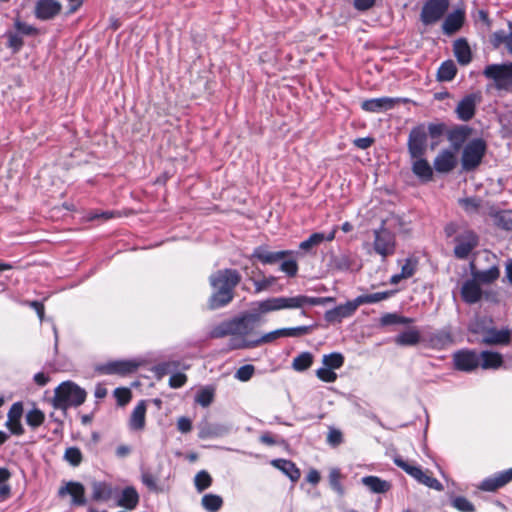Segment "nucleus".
Segmentation results:
<instances>
[{"label":"nucleus","instance_id":"11","mask_svg":"<svg viewBox=\"0 0 512 512\" xmlns=\"http://www.w3.org/2000/svg\"><path fill=\"white\" fill-rule=\"evenodd\" d=\"M69 495L71 497V505L84 506L87 503L85 497V487L82 483L77 481H67L58 490V496L64 497Z\"/></svg>","mask_w":512,"mask_h":512},{"label":"nucleus","instance_id":"50","mask_svg":"<svg viewBox=\"0 0 512 512\" xmlns=\"http://www.w3.org/2000/svg\"><path fill=\"white\" fill-rule=\"evenodd\" d=\"M227 335L232 336L231 320L220 323L219 325L213 327L209 332V336L211 338H222Z\"/></svg>","mask_w":512,"mask_h":512},{"label":"nucleus","instance_id":"28","mask_svg":"<svg viewBox=\"0 0 512 512\" xmlns=\"http://www.w3.org/2000/svg\"><path fill=\"white\" fill-rule=\"evenodd\" d=\"M411 169L412 172L423 181H430L433 177V169L424 156L411 158Z\"/></svg>","mask_w":512,"mask_h":512},{"label":"nucleus","instance_id":"12","mask_svg":"<svg viewBox=\"0 0 512 512\" xmlns=\"http://www.w3.org/2000/svg\"><path fill=\"white\" fill-rule=\"evenodd\" d=\"M482 96L480 92L466 95L457 105L456 114L462 121H469L475 115L476 106L481 102Z\"/></svg>","mask_w":512,"mask_h":512},{"label":"nucleus","instance_id":"20","mask_svg":"<svg viewBox=\"0 0 512 512\" xmlns=\"http://www.w3.org/2000/svg\"><path fill=\"white\" fill-rule=\"evenodd\" d=\"M298 254V252H294L291 250L284 251H269L264 246H259L254 249L252 257L258 259L263 264H274L278 261L284 259L287 256Z\"/></svg>","mask_w":512,"mask_h":512},{"label":"nucleus","instance_id":"27","mask_svg":"<svg viewBox=\"0 0 512 512\" xmlns=\"http://www.w3.org/2000/svg\"><path fill=\"white\" fill-rule=\"evenodd\" d=\"M337 226H335L331 232L327 235L324 233H313L310 237L299 244V248L305 252H310L314 247L319 246L324 241H332L335 238L337 232Z\"/></svg>","mask_w":512,"mask_h":512},{"label":"nucleus","instance_id":"29","mask_svg":"<svg viewBox=\"0 0 512 512\" xmlns=\"http://www.w3.org/2000/svg\"><path fill=\"white\" fill-rule=\"evenodd\" d=\"M114 488L111 484L102 481L92 483V499L96 502H107L114 495Z\"/></svg>","mask_w":512,"mask_h":512},{"label":"nucleus","instance_id":"37","mask_svg":"<svg viewBox=\"0 0 512 512\" xmlns=\"http://www.w3.org/2000/svg\"><path fill=\"white\" fill-rule=\"evenodd\" d=\"M454 54L458 62L462 65H467L471 61L470 47L463 39H459L454 43Z\"/></svg>","mask_w":512,"mask_h":512},{"label":"nucleus","instance_id":"17","mask_svg":"<svg viewBox=\"0 0 512 512\" xmlns=\"http://www.w3.org/2000/svg\"><path fill=\"white\" fill-rule=\"evenodd\" d=\"M398 102V98L392 97L372 98L363 101L361 108L370 113H382L393 109Z\"/></svg>","mask_w":512,"mask_h":512},{"label":"nucleus","instance_id":"15","mask_svg":"<svg viewBox=\"0 0 512 512\" xmlns=\"http://www.w3.org/2000/svg\"><path fill=\"white\" fill-rule=\"evenodd\" d=\"M280 337H284L282 328L271 331L269 333H266L262 337L255 339V340L236 338L233 341L232 348L233 349L254 348V347H257L264 343H271Z\"/></svg>","mask_w":512,"mask_h":512},{"label":"nucleus","instance_id":"35","mask_svg":"<svg viewBox=\"0 0 512 512\" xmlns=\"http://www.w3.org/2000/svg\"><path fill=\"white\" fill-rule=\"evenodd\" d=\"M271 464L281 470L292 482H296L300 478V470L290 460L275 459L271 461Z\"/></svg>","mask_w":512,"mask_h":512},{"label":"nucleus","instance_id":"26","mask_svg":"<svg viewBox=\"0 0 512 512\" xmlns=\"http://www.w3.org/2000/svg\"><path fill=\"white\" fill-rule=\"evenodd\" d=\"M472 133V129L466 125L456 126L455 128L448 131L447 137L454 150H459L469 136Z\"/></svg>","mask_w":512,"mask_h":512},{"label":"nucleus","instance_id":"47","mask_svg":"<svg viewBox=\"0 0 512 512\" xmlns=\"http://www.w3.org/2000/svg\"><path fill=\"white\" fill-rule=\"evenodd\" d=\"M412 322H413L412 318L403 317L396 313L384 314L380 319V323L383 326L393 325V324H410Z\"/></svg>","mask_w":512,"mask_h":512},{"label":"nucleus","instance_id":"55","mask_svg":"<svg viewBox=\"0 0 512 512\" xmlns=\"http://www.w3.org/2000/svg\"><path fill=\"white\" fill-rule=\"evenodd\" d=\"M316 376L323 382L333 383L337 379V374L334 370L329 369L325 366L316 370Z\"/></svg>","mask_w":512,"mask_h":512},{"label":"nucleus","instance_id":"42","mask_svg":"<svg viewBox=\"0 0 512 512\" xmlns=\"http://www.w3.org/2000/svg\"><path fill=\"white\" fill-rule=\"evenodd\" d=\"M323 366L336 370L343 366L344 364V356L339 352H333L330 354L323 355L322 358Z\"/></svg>","mask_w":512,"mask_h":512},{"label":"nucleus","instance_id":"39","mask_svg":"<svg viewBox=\"0 0 512 512\" xmlns=\"http://www.w3.org/2000/svg\"><path fill=\"white\" fill-rule=\"evenodd\" d=\"M498 277H499V269L495 266H493L487 270L473 272V278L477 282H482V283H486V284L495 281Z\"/></svg>","mask_w":512,"mask_h":512},{"label":"nucleus","instance_id":"2","mask_svg":"<svg viewBox=\"0 0 512 512\" xmlns=\"http://www.w3.org/2000/svg\"><path fill=\"white\" fill-rule=\"evenodd\" d=\"M86 392L71 381L61 383L56 389L53 397V407L66 411L70 407H77L84 403Z\"/></svg>","mask_w":512,"mask_h":512},{"label":"nucleus","instance_id":"9","mask_svg":"<svg viewBox=\"0 0 512 512\" xmlns=\"http://www.w3.org/2000/svg\"><path fill=\"white\" fill-rule=\"evenodd\" d=\"M407 148L410 158H419L424 156L427 151V131L423 124H420L411 129Z\"/></svg>","mask_w":512,"mask_h":512},{"label":"nucleus","instance_id":"18","mask_svg":"<svg viewBox=\"0 0 512 512\" xmlns=\"http://www.w3.org/2000/svg\"><path fill=\"white\" fill-rule=\"evenodd\" d=\"M140 362L136 360L112 361L99 368L104 374L126 375L137 370Z\"/></svg>","mask_w":512,"mask_h":512},{"label":"nucleus","instance_id":"48","mask_svg":"<svg viewBox=\"0 0 512 512\" xmlns=\"http://www.w3.org/2000/svg\"><path fill=\"white\" fill-rule=\"evenodd\" d=\"M451 505L459 512H475V506L463 496H456L451 500Z\"/></svg>","mask_w":512,"mask_h":512},{"label":"nucleus","instance_id":"22","mask_svg":"<svg viewBox=\"0 0 512 512\" xmlns=\"http://www.w3.org/2000/svg\"><path fill=\"white\" fill-rule=\"evenodd\" d=\"M433 165L438 173H449L457 165L456 154L449 149H443L435 157Z\"/></svg>","mask_w":512,"mask_h":512},{"label":"nucleus","instance_id":"46","mask_svg":"<svg viewBox=\"0 0 512 512\" xmlns=\"http://www.w3.org/2000/svg\"><path fill=\"white\" fill-rule=\"evenodd\" d=\"M194 484L198 492H203L211 486L212 478L207 471L201 470L195 475Z\"/></svg>","mask_w":512,"mask_h":512},{"label":"nucleus","instance_id":"59","mask_svg":"<svg viewBox=\"0 0 512 512\" xmlns=\"http://www.w3.org/2000/svg\"><path fill=\"white\" fill-rule=\"evenodd\" d=\"M280 269L288 276L293 277L297 274L298 264L295 259H286L281 263Z\"/></svg>","mask_w":512,"mask_h":512},{"label":"nucleus","instance_id":"24","mask_svg":"<svg viewBox=\"0 0 512 512\" xmlns=\"http://www.w3.org/2000/svg\"><path fill=\"white\" fill-rule=\"evenodd\" d=\"M511 341V332L508 329L491 328L486 330L482 336V343L487 345H507Z\"/></svg>","mask_w":512,"mask_h":512},{"label":"nucleus","instance_id":"49","mask_svg":"<svg viewBox=\"0 0 512 512\" xmlns=\"http://www.w3.org/2000/svg\"><path fill=\"white\" fill-rule=\"evenodd\" d=\"M44 420V413L37 408L28 411L26 414V423L32 428L39 427L43 424Z\"/></svg>","mask_w":512,"mask_h":512},{"label":"nucleus","instance_id":"21","mask_svg":"<svg viewBox=\"0 0 512 512\" xmlns=\"http://www.w3.org/2000/svg\"><path fill=\"white\" fill-rule=\"evenodd\" d=\"M512 481V468L484 479L479 485L483 491L493 492Z\"/></svg>","mask_w":512,"mask_h":512},{"label":"nucleus","instance_id":"64","mask_svg":"<svg viewBox=\"0 0 512 512\" xmlns=\"http://www.w3.org/2000/svg\"><path fill=\"white\" fill-rule=\"evenodd\" d=\"M187 381V376L183 373H175L171 375L169 379V386L171 388L177 389L185 385Z\"/></svg>","mask_w":512,"mask_h":512},{"label":"nucleus","instance_id":"40","mask_svg":"<svg viewBox=\"0 0 512 512\" xmlns=\"http://www.w3.org/2000/svg\"><path fill=\"white\" fill-rule=\"evenodd\" d=\"M343 476L338 468H332L329 472V485L339 495L343 496L345 489L341 483Z\"/></svg>","mask_w":512,"mask_h":512},{"label":"nucleus","instance_id":"54","mask_svg":"<svg viewBox=\"0 0 512 512\" xmlns=\"http://www.w3.org/2000/svg\"><path fill=\"white\" fill-rule=\"evenodd\" d=\"M255 373V367L251 364L241 366L235 373V378L241 382L249 381Z\"/></svg>","mask_w":512,"mask_h":512},{"label":"nucleus","instance_id":"53","mask_svg":"<svg viewBox=\"0 0 512 512\" xmlns=\"http://www.w3.org/2000/svg\"><path fill=\"white\" fill-rule=\"evenodd\" d=\"M512 39V30L509 33H506L503 30L496 31L493 33L492 42L494 47H499L504 44L506 48H509V41Z\"/></svg>","mask_w":512,"mask_h":512},{"label":"nucleus","instance_id":"52","mask_svg":"<svg viewBox=\"0 0 512 512\" xmlns=\"http://www.w3.org/2000/svg\"><path fill=\"white\" fill-rule=\"evenodd\" d=\"M64 459L70 465L76 467L82 462V453L77 447H69L64 453Z\"/></svg>","mask_w":512,"mask_h":512},{"label":"nucleus","instance_id":"58","mask_svg":"<svg viewBox=\"0 0 512 512\" xmlns=\"http://www.w3.org/2000/svg\"><path fill=\"white\" fill-rule=\"evenodd\" d=\"M114 396L119 405H126L132 397V393L128 388H116L114 391Z\"/></svg>","mask_w":512,"mask_h":512},{"label":"nucleus","instance_id":"38","mask_svg":"<svg viewBox=\"0 0 512 512\" xmlns=\"http://www.w3.org/2000/svg\"><path fill=\"white\" fill-rule=\"evenodd\" d=\"M420 341V333L416 329H410L397 335L395 342L401 346H413Z\"/></svg>","mask_w":512,"mask_h":512},{"label":"nucleus","instance_id":"62","mask_svg":"<svg viewBox=\"0 0 512 512\" xmlns=\"http://www.w3.org/2000/svg\"><path fill=\"white\" fill-rule=\"evenodd\" d=\"M276 281V278L273 276L263 278L261 280L254 281L255 292L260 293L269 289Z\"/></svg>","mask_w":512,"mask_h":512},{"label":"nucleus","instance_id":"45","mask_svg":"<svg viewBox=\"0 0 512 512\" xmlns=\"http://www.w3.org/2000/svg\"><path fill=\"white\" fill-rule=\"evenodd\" d=\"M293 299V308L294 309H303L307 305L315 306L321 305L320 297H309L306 295H296L292 296Z\"/></svg>","mask_w":512,"mask_h":512},{"label":"nucleus","instance_id":"16","mask_svg":"<svg viewBox=\"0 0 512 512\" xmlns=\"http://www.w3.org/2000/svg\"><path fill=\"white\" fill-rule=\"evenodd\" d=\"M356 310L357 306L353 299L351 301H347L345 304H341L333 309L327 310L324 314V319L328 323H340L344 318L352 316Z\"/></svg>","mask_w":512,"mask_h":512},{"label":"nucleus","instance_id":"4","mask_svg":"<svg viewBox=\"0 0 512 512\" xmlns=\"http://www.w3.org/2000/svg\"><path fill=\"white\" fill-rule=\"evenodd\" d=\"M487 145L482 138H475L464 145L461 156L462 169L464 171L475 170L482 162Z\"/></svg>","mask_w":512,"mask_h":512},{"label":"nucleus","instance_id":"13","mask_svg":"<svg viewBox=\"0 0 512 512\" xmlns=\"http://www.w3.org/2000/svg\"><path fill=\"white\" fill-rule=\"evenodd\" d=\"M456 242L455 256L459 259H466L478 245V237L473 231L467 230L456 237Z\"/></svg>","mask_w":512,"mask_h":512},{"label":"nucleus","instance_id":"57","mask_svg":"<svg viewBox=\"0 0 512 512\" xmlns=\"http://www.w3.org/2000/svg\"><path fill=\"white\" fill-rule=\"evenodd\" d=\"M426 131L432 139H438L446 132V125L444 123H429Z\"/></svg>","mask_w":512,"mask_h":512},{"label":"nucleus","instance_id":"7","mask_svg":"<svg viewBox=\"0 0 512 512\" xmlns=\"http://www.w3.org/2000/svg\"><path fill=\"white\" fill-rule=\"evenodd\" d=\"M394 463L420 484H423L428 488L434 489L436 491L443 490V485L436 478L423 471L421 467L412 465L407 461H404L402 458H395Z\"/></svg>","mask_w":512,"mask_h":512},{"label":"nucleus","instance_id":"1","mask_svg":"<svg viewBox=\"0 0 512 512\" xmlns=\"http://www.w3.org/2000/svg\"><path fill=\"white\" fill-rule=\"evenodd\" d=\"M241 276L237 270L223 269L210 275L209 282L213 289L208 306L215 310L228 305L234 298V289L239 284Z\"/></svg>","mask_w":512,"mask_h":512},{"label":"nucleus","instance_id":"41","mask_svg":"<svg viewBox=\"0 0 512 512\" xmlns=\"http://www.w3.org/2000/svg\"><path fill=\"white\" fill-rule=\"evenodd\" d=\"M313 363V355L310 352H302L294 358L292 367L294 370L302 372L307 370Z\"/></svg>","mask_w":512,"mask_h":512},{"label":"nucleus","instance_id":"3","mask_svg":"<svg viewBox=\"0 0 512 512\" xmlns=\"http://www.w3.org/2000/svg\"><path fill=\"white\" fill-rule=\"evenodd\" d=\"M372 243H365L364 247L369 254L375 253L383 260L392 256L396 251V235L384 224L372 231Z\"/></svg>","mask_w":512,"mask_h":512},{"label":"nucleus","instance_id":"23","mask_svg":"<svg viewBox=\"0 0 512 512\" xmlns=\"http://www.w3.org/2000/svg\"><path fill=\"white\" fill-rule=\"evenodd\" d=\"M61 4L56 0H39L35 6V15L38 19L48 20L59 14Z\"/></svg>","mask_w":512,"mask_h":512},{"label":"nucleus","instance_id":"31","mask_svg":"<svg viewBox=\"0 0 512 512\" xmlns=\"http://www.w3.org/2000/svg\"><path fill=\"white\" fill-rule=\"evenodd\" d=\"M464 22V12L461 10H456L447 15L445 18L442 30L445 34L451 35L458 31Z\"/></svg>","mask_w":512,"mask_h":512},{"label":"nucleus","instance_id":"5","mask_svg":"<svg viewBox=\"0 0 512 512\" xmlns=\"http://www.w3.org/2000/svg\"><path fill=\"white\" fill-rule=\"evenodd\" d=\"M485 78L493 81L498 90H512V62L489 64L483 70Z\"/></svg>","mask_w":512,"mask_h":512},{"label":"nucleus","instance_id":"36","mask_svg":"<svg viewBox=\"0 0 512 512\" xmlns=\"http://www.w3.org/2000/svg\"><path fill=\"white\" fill-rule=\"evenodd\" d=\"M393 294H394V291H383V292H376V293H371V294H364V295H359L358 297H356L354 299V301L358 308L360 305H363V304H373V303L381 302L383 300L388 299Z\"/></svg>","mask_w":512,"mask_h":512},{"label":"nucleus","instance_id":"44","mask_svg":"<svg viewBox=\"0 0 512 512\" xmlns=\"http://www.w3.org/2000/svg\"><path fill=\"white\" fill-rule=\"evenodd\" d=\"M457 69L453 61H445L438 69L437 75L440 81H451L456 75Z\"/></svg>","mask_w":512,"mask_h":512},{"label":"nucleus","instance_id":"14","mask_svg":"<svg viewBox=\"0 0 512 512\" xmlns=\"http://www.w3.org/2000/svg\"><path fill=\"white\" fill-rule=\"evenodd\" d=\"M453 361L456 369L470 372L479 366V354L470 350L458 351L454 354Z\"/></svg>","mask_w":512,"mask_h":512},{"label":"nucleus","instance_id":"32","mask_svg":"<svg viewBox=\"0 0 512 512\" xmlns=\"http://www.w3.org/2000/svg\"><path fill=\"white\" fill-rule=\"evenodd\" d=\"M361 483L372 493H386L391 488L390 482L372 475L363 477Z\"/></svg>","mask_w":512,"mask_h":512},{"label":"nucleus","instance_id":"43","mask_svg":"<svg viewBox=\"0 0 512 512\" xmlns=\"http://www.w3.org/2000/svg\"><path fill=\"white\" fill-rule=\"evenodd\" d=\"M202 506L209 512H217L223 504V500L220 496L215 494H206L201 500Z\"/></svg>","mask_w":512,"mask_h":512},{"label":"nucleus","instance_id":"19","mask_svg":"<svg viewBox=\"0 0 512 512\" xmlns=\"http://www.w3.org/2000/svg\"><path fill=\"white\" fill-rule=\"evenodd\" d=\"M23 414L22 403L16 402L12 404L7 414V421L5 426L9 429L11 434L20 436L24 433V428L21 424Z\"/></svg>","mask_w":512,"mask_h":512},{"label":"nucleus","instance_id":"30","mask_svg":"<svg viewBox=\"0 0 512 512\" xmlns=\"http://www.w3.org/2000/svg\"><path fill=\"white\" fill-rule=\"evenodd\" d=\"M146 410H147L146 401L141 400L136 405V407L133 409V411L131 413L130 420H129V427L131 430L139 431V430L144 429Z\"/></svg>","mask_w":512,"mask_h":512},{"label":"nucleus","instance_id":"25","mask_svg":"<svg viewBox=\"0 0 512 512\" xmlns=\"http://www.w3.org/2000/svg\"><path fill=\"white\" fill-rule=\"evenodd\" d=\"M461 296L468 304L477 303L482 297L479 283L474 278L466 280L461 287Z\"/></svg>","mask_w":512,"mask_h":512},{"label":"nucleus","instance_id":"63","mask_svg":"<svg viewBox=\"0 0 512 512\" xmlns=\"http://www.w3.org/2000/svg\"><path fill=\"white\" fill-rule=\"evenodd\" d=\"M7 38H8V46L10 48H12L15 52L18 51L22 47L23 40H22V37L18 33L8 32Z\"/></svg>","mask_w":512,"mask_h":512},{"label":"nucleus","instance_id":"61","mask_svg":"<svg viewBox=\"0 0 512 512\" xmlns=\"http://www.w3.org/2000/svg\"><path fill=\"white\" fill-rule=\"evenodd\" d=\"M284 337H299L310 332L309 326H298L292 328H282Z\"/></svg>","mask_w":512,"mask_h":512},{"label":"nucleus","instance_id":"60","mask_svg":"<svg viewBox=\"0 0 512 512\" xmlns=\"http://www.w3.org/2000/svg\"><path fill=\"white\" fill-rule=\"evenodd\" d=\"M141 480L143 484L151 491L153 492H159L160 488L157 484V479L154 475H152L150 472H144L142 473Z\"/></svg>","mask_w":512,"mask_h":512},{"label":"nucleus","instance_id":"56","mask_svg":"<svg viewBox=\"0 0 512 512\" xmlns=\"http://www.w3.org/2000/svg\"><path fill=\"white\" fill-rule=\"evenodd\" d=\"M416 266H417L416 260H413L411 258L406 259L401 266L400 275L404 279H408V278L412 277L416 271Z\"/></svg>","mask_w":512,"mask_h":512},{"label":"nucleus","instance_id":"6","mask_svg":"<svg viewBox=\"0 0 512 512\" xmlns=\"http://www.w3.org/2000/svg\"><path fill=\"white\" fill-rule=\"evenodd\" d=\"M291 309H294L293 299L292 297L286 296L270 297L252 304V310L257 314L259 319L262 315L268 313Z\"/></svg>","mask_w":512,"mask_h":512},{"label":"nucleus","instance_id":"34","mask_svg":"<svg viewBox=\"0 0 512 512\" xmlns=\"http://www.w3.org/2000/svg\"><path fill=\"white\" fill-rule=\"evenodd\" d=\"M503 364V358L500 353L492 351H483L479 354V365L483 369H497Z\"/></svg>","mask_w":512,"mask_h":512},{"label":"nucleus","instance_id":"33","mask_svg":"<svg viewBox=\"0 0 512 512\" xmlns=\"http://www.w3.org/2000/svg\"><path fill=\"white\" fill-rule=\"evenodd\" d=\"M139 502L138 492L134 487H126L123 489L119 499L117 500V505L128 510L134 509Z\"/></svg>","mask_w":512,"mask_h":512},{"label":"nucleus","instance_id":"10","mask_svg":"<svg viewBox=\"0 0 512 512\" xmlns=\"http://www.w3.org/2000/svg\"><path fill=\"white\" fill-rule=\"evenodd\" d=\"M449 0H428L422 7L421 21L425 25L438 22L447 12Z\"/></svg>","mask_w":512,"mask_h":512},{"label":"nucleus","instance_id":"51","mask_svg":"<svg viewBox=\"0 0 512 512\" xmlns=\"http://www.w3.org/2000/svg\"><path fill=\"white\" fill-rule=\"evenodd\" d=\"M213 397V389L205 387L197 392L195 401L202 407H208L212 403Z\"/></svg>","mask_w":512,"mask_h":512},{"label":"nucleus","instance_id":"8","mask_svg":"<svg viewBox=\"0 0 512 512\" xmlns=\"http://www.w3.org/2000/svg\"><path fill=\"white\" fill-rule=\"evenodd\" d=\"M259 320L257 314L253 310L251 312L242 315L241 317L234 318L231 320L232 325V337L229 342V347L232 348L233 341L236 338L246 339V336L252 333L254 330L255 323Z\"/></svg>","mask_w":512,"mask_h":512}]
</instances>
